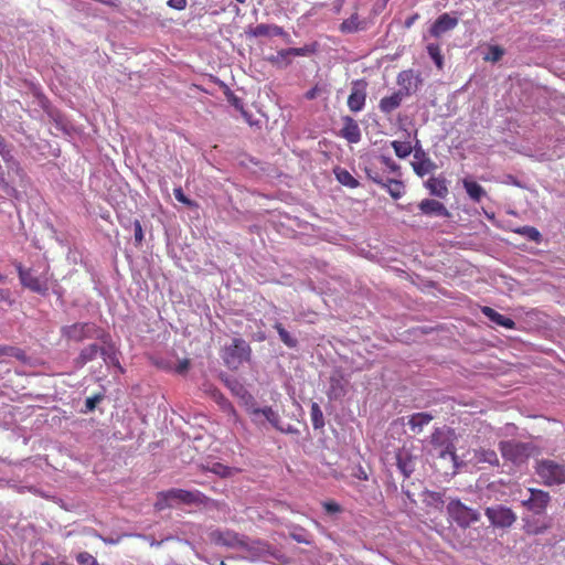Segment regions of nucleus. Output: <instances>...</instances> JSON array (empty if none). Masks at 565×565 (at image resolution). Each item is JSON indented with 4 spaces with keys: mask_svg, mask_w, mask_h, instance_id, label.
Returning <instances> with one entry per match:
<instances>
[{
    "mask_svg": "<svg viewBox=\"0 0 565 565\" xmlns=\"http://www.w3.org/2000/svg\"><path fill=\"white\" fill-rule=\"evenodd\" d=\"M209 498L205 497L199 490L189 491L184 489H169L167 491H161L157 494V500L154 502V508L158 511H162L164 509L171 508L174 504L183 503V504H206Z\"/></svg>",
    "mask_w": 565,
    "mask_h": 565,
    "instance_id": "f257e3e1",
    "label": "nucleus"
},
{
    "mask_svg": "<svg viewBox=\"0 0 565 565\" xmlns=\"http://www.w3.org/2000/svg\"><path fill=\"white\" fill-rule=\"evenodd\" d=\"M430 445L433 457L449 460L454 470L458 467L452 430L436 428L430 436Z\"/></svg>",
    "mask_w": 565,
    "mask_h": 565,
    "instance_id": "f03ea898",
    "label": "nucleus"
},
{
    "mask_svg": "<svg viewBox=\"0 0 565 565\" xmlns=\"http://www.w3.org/2000/svg\"><path fill=\"white\" fill-rule=\"evenodd\" d=\"M61 334L65 340L73 342L97 339L106 343L109 338V334L94 322H76L64 326L61 329Z\"/></svg>",
    "mask_w": 565,
    "mask_h": 565,
    "instance_id": "7ed1b4c3",
    "label": "nucleus"
},
{
    "mask_svg": "<svg viewBox=\"0 0 565 565\" xmlns=\"http://www.w3.org/2000/svg\"><path fill=\"white\" fill-rule=\"evenodd\" d=\"M252 349L242 338H234L232 343L224 348L222 359L231 370H237L244 362L249 361Z\"/></svg>",
    "mask_w": 565,
    "mask_h": 565,
    "instance_id": "20e7f679",
    "label": "nucleus"
},
{
    "mask_svg": "<svg viewBox=\"0 0 565 565\" xmlns=\"http://www.w3.org/2000/svg\"><path fill=\"white\" fill-rule=\"evenodd\" d=\"M499 449L503 459L514 465H522L532 456L533 445L530 443H521L518 440H502Z\"/></svg>",
    "mask_w": 565,
    "mask_h": 565,
    "instance_id": "39448f33",
    "label": "nucleus"
},
{
    "mask_svg": "<svg viewBox=\"0 0 565 565\" xmlns=\"http://www.w3.org/2000/svg\"><path fill=\"white\" fill-rule=\"evenodd\" d=\"M535 471L545 486H558L565 482V465L551 459L537 461Z\"/></svg>",
    "mask_w": 565,
    "mask_h": 565,
    "instance_id": "423d86ee",
    "label": "nucleus"
},
{
    "mask_svg": "<svg viewBox=\"0 0 565 565\" xmlns=\"http://www.w3.org/2000/svg\"><path fill=\"white\" fill-rule=\"evenodd\" d=\"M14 266L23 287L40 295H45L47 292L49 285L46 280H42L39 277L33 276L31 269H25L21 263H15Z\"/></svg>",
    "mask_w": 565,
    "mask_h": 565,
    "instance_id": "0eeeda50",
    "label": "nucleus"
},
{
    "mask_svg": "<svg viewBox=\"0 0 565 565\" xmlns=\"http://www.w3.org/2000/svg\"><path fill=\"white\" fill-rule=\"evenodd\" d=\"M448 512L454 521H456L462 527L469 526L479 518L475 510L466 507L460 501H451L448 504Z\"/></svg>",
    "mask_w": 565,
    "mask_h": 565,
    "instance_id": "6e6552de",
    "label": "nucleus"
},
{
    "mask_svg": "<svg viewBox=\"0 0 565 565\" xmlns=\"http://www.w3.org/2000/svg\"><path fill=\"white\" fill-rule=\"evenodd\" d=\"M367 83L365 79H356L352 82L351 93L348 97V107L352 113L361 111L366 102Z\"/></svg>",
    "mask_w": 565,
    "mask_h": 565,
    "instance_id": "1a4fd4ad",
    "label": "nucleus"
},
{
    "mask_svg": "<svg viewBox=\"0 0 565 565\" xmlns=\"http://www.w3.org/2000/svg\"><path fill=\"white\" fill-rule=\"evenodd\" d=\"M486 515L498 527H510L516 520L514 512L510 508L502 505L487 508Z\"/></svg>",
    "mask_w": 565,
    "mask_h": 565,
    "instance_id": "9d476101",
    "label": "nucleus"
},
{
    "mask_svg": "<svg viewBox=\"0 0 565 565\" xmlns=\"http://www.w3.org/2000/svg\"><path fill=\"white\" fill-rule=\"evenodd\" d=\"M411 166L414 172L420 178L437 169L436 163L422 149V147H414V160L411 162Z\"/></svg>",
    "mask_w": 565,
    "mask_h": 565,
    "instance_id": "9b49d317",
    "label": "nucleus"
},
{
    "mask_svg": "<svg viewBox=\"0 0 565 565\" xmlns=\"http://www.w3.org/2000/svg\"><path fill=\"white\" fill-rule=\"evenodd\" d=\"M0 156L2 160L7 163L10 171H12L17 177L23 180L26 177L24 169L21 167L20 162L14 159L12 153V146L9 145L6 138L0 134Z\"/></svg>",
    "mask_w": 565,
    "mask_h": 565,
    "instance_id": "f8f14e48",
    "label": "nucleus"
},
{
    "mask_svg": "<svg viewBox=\"0 0 565 565\" xmlns=\"http://www.w3.org/2000/svg\"><path fill=\"white\" fill-rule=\"evenodd\" d=\"M530 498L524 500L522 504L535 514L543 513L551 501L548 492L540 489H530Z\"/></svg>",
    "mask_w": 565,
    "mask_h": 565,
    "instance_id": "ddd939ff",
    "label": "nucleus"
},
{
    "mask_svg": "<svg viewBox=\"0 0 565 565\" xmlns=\"http://www.w3.org/2000/svg\"><path fill=\"white\" fill-rule=\"evenodd\" d=\"M458 25V19L451 17L449 13L440 14L429 28V34L433 38L439 39L445 33L451 31Z\"/></svg>",
    "mask_w": 565,
    "mask_h": 565,
    "instance_id": "4468645a",
    "label": "nucleus"
},
{
    "mask_svg": "<svg viewBox=\"0 0 565 565\" xmlns=\"http://www.w3.org/2000/svg\"><path fill=\"white\" fill-rule=\"evenodd\" d=\"M211 539L216 545L226 547H237L244 545L243 539L234 531H214L211 533Z\"/></svg>",
    "mask_w": 565,
    "mask_h": 565,
    "instance_id": "2eb2a0df",
    "label": "nucleus"
},
{
    "mask_svg": "<svg viewBox=\"0 0 565 565\" xmlns=\"http://www.w3.org/2000/svg\"><path fill=\"white\" fill-rule=\"evenodd\" d=\"M342 121L343 127L341 128L339 136L350 143H358L362 136L358 122L350 116H343Z\"/></svg>",
    "mask_w": 565,
    "mask_h": 565,
    "instance_id": "dca6fc26",
    "label": "nucleus"
},
{
    "mask_svg": "<svg viewBox=\"0 0 565 565\" xmlns=\"http://www.w3.org/2000/svg\"><path fill=\"white\" fill-rule=\"evenodd\" d=\"M420 82L419 76L415 74L414 70H405L398 73L396 83L403 90L405 97L409 96Z\"/></svg>",
    "mask_w": 565,
    "mask_h": 565,
    "instance_id": "f3484780",
    "label": "nucleus"
},
{
    "mask_svg": "<svg viewBox=\"0 0 565 565\" xmlns=\"http://www.w3.org/2000/svg\"><path fill=\"white\" fill-rule=\"evenodd\" d=\"M106 348L99 347L96 343H92L79 352L78 356L75 359V365L77 367L84 366L86 363L96 359L98 354L106 355Z\"/></svg>",
    "mask_w": 565,
    "mask_h": 565,
    "instance_id": "a211bd4d",
    "label": "nucleus"
},
{
    "mask_svg": "<svg viewBox=\"0 0 565 565\" xmlns=\"http://www.w3.org/2000/svg\"><path fill=\"white\" fill-rule=\"evenodd\" d=\"M247 413L249 415H255L256 416H263L264 417V422H268L269 424H271L276 429L278 430H281L282 431V428L279 426V423H280V416L277 412H275L273 409V407L270 406H266V407H256L254 405L249 406L246 408Z\"/></svg>",
    "mask_w": 565,
    "mask_h": 565,
    "instance_id": "6ab92c4d",
    "label": "nucleus"
},
{
    "mask_svg": "<svg viewBox=\"0 0 565 565\" xmlns=\"http://www.w3.org/2000/svg\"><path fill=\"white\" fill-rule=\"evenodd\" d=\"M395 459L398 470L405 478H408L414 471V460L411 452L405 448H401L396 451Z\"/></svg>",
    "mask_w": 565,
    "mask_h": 565,
    "instance_id": "aec40b11",
    "label": "nucleus"
},
{
    "mask_svg": "<svg viewBox=\"0 0 565 565\" xmlns=\"http://www.w3.org/2000/svg\"><path fill=\"white\" fill-rule=\"evenodd\" d=\"M419 210L425 215H438L448 217L449 211L446 206L437 200L425 199L418 204Z\"/></svg>",
    "mask_w": 565,
    "mask_h": 565,
    "instance_id": "412c9836",
    "label": "nucleus"
},
{
    "mask_svg": "<svg viewBox=\"0 0 565 565\" xmlns=\"http://www.w3.org/2000/svg\"><path fill=\"white\" fill-rule=\"evenodd\" d=\"M365 20L361 19L359 13L355 11L354 13L351 14L350 18L342 21V23L339 26V30L343 34H351L365 30Z\"/></svg>",
    "mask_w": 565,
    "mask_h": 565,
    "instance_id": "4be33fe9",
    "label": "nucleus"
},
{
    "mask_svg": "<svg viewBox=\"0 0 565 565\" xmlns=\"http://www.w3.org/2000/svg\"><path fill=\"white\" fill-rule=\"evenodd\" d=\"M426 189L434 196L445 199L449 191L446 179L444 177H431L425 182Z\"/></svg>",
    "mask_w": 565,
    "mask_h": 565,
    "instance_id": "5701e85b",
    "label": "nucleus"
},
{
    "mask_svg": "<svg viewBox=\"0 0 565 565\" xmlns=\"http://www.w3.org/2000/svg\"><path fill=\"white\" fill-rule=\"evenodd\" d=\"M403 90L394 92L390 96L383 97L379 103V108L383 114H391L395 109H397L404 99Z\"/></svg>",
    "mask_w": 565,
    "mask_h": 565,
    "instance_id": "b1692460",
    "label": "nucleus"
},
{
    "mask_svg": "<svg viewBox=\"0 0 565 565\" xmlns=\"http://www.w3.org/2000/svg\"><path fill=\"white\" fill-rule=\"evenodd\" d=\"M481 312L498 326L504 327L507 329H513L515 326V322L511 318L497 312L490 307H482Z\"/></svg>",
    "mask_w": 565,
    "mask_h": 565,
    "instance_id": "393cba45",
    "label": "nucleus"
},
{
    "mask_svg": "<svg viewBox=\"0 0 565 565\" xmlns=\"http://www.w3.org/2000/svg\"><path fill=\"white\" fill-rule=\"evenodd\" d=\"M285 33L284 29L276 24H257L252 31L253 36H281Z\"/></svg>",
    "mask_w": 565,
    "mask_h": 565,
    "instance_id": "a878e982",
    "label": "nucleus"
},
{
    "mask_svg": "<svg viewBox=\"0 0 565 565\" xmlns=\"http://www.w3.org/2000/svg\"><path fill=\"white\" fill-rule=\"evenodd\" d=\"M477 463H488L492 467L499 466V457L492 449L479 448L475 450L473 455Z\"/></svg>",
    "mask_w": 565,
    "mask_h": 565,
    "instance_id": "bb28decb",
    "label": "nucleus"
},
{
    "mask_svg": "<svg viewBox=\"0 0 565 565\" xmlns=\"http://www.w3.org/2000/svg\"><path fill=\"white\" fill-rule=\"evenodd\" d=\"M318 43L313 42L310 44H306L301 47H290V49H282L279 51V56L284 55H292V56H308L317 53L318 51Z\"/></svg>",
    "mask_w": 565,
    "mask_h": 565,
    "instance_id": "cd10ccee",
    "label": "nucleus"
},
{
    "mask_svg": "<svg viewBox=\"0 0 565 565\" xmlns=\"http://www.w3.org/2000/svg\"><path fill=\"white\" fill-rule=\"evenodd\" d=\"M462 184L467 194L473 202H480L486 195L484 189L473 180L463 179Z\"/></svg>",
    "mask_w": 565,
    "mask_h": 565,
    "instance_id": "c85d7f7f",
    "label": "nucleus"
},
{
    "mask_svg": "<svg viewBox=\"0 0 565 565\" xmlns=\"http://www.w3.org/2000/svg\"><path fill=\"white\" fill-rule=\"evenodd\" d=\"M431 420L433 415L428 413H416L409 417L408 425L413 431L419 433L424 426L428 425Z\"/></svg>",
    "mask_w": 565,
    "mask_h": 565,
    "instance_id": "c756f323",
    "label": "nucleus"
},
{
    "mask_svg": "<svg viewBox=\"0 0 565 565\" xmlns=\"http://www.w3.org/2000/svg\"><path fill=\"white\" fill-rule=\"evenodd\" d=\"M215 401L220 406L221 411L225 413L233 423L238 422L239 417L234 405L223 394H217L215 396Z\"/></svg>",
    "mask_w": 565,
    "mask_h": 565,
    "instance_id": "7c9ffc66",
    "label": "nucleus"
},
{
    "mask_svg": "<svg viewBox=\"0 0 565 565\" xmlns=\"http://www.w3.org/2000/svg\"><path fill=\"white\" fill-rule=\"evenodd\" d=\"M334 175L337 180L344 186L350 189H355L359 186V181L347 170L340 167H337L334 170Z\"/></svg>",
    "mask_w": 565,
    "mask_h": 565,
    "instance_id": "2f4dec72",
    "label": "nucleus"
},
{
    "mask_svg": "<svg viewBox=\"0 0 565 565\" xmlns=\"http://www.w3.org/2000/svg\"><path fill=\"white\" fill-rule=\"evenodd\" d=\"M381 186L385 188L390 195L395 200L402 198L405 192L404 183L396 179H387Z\"/></svg>",
    "mask_w": 565,
    "mask_h": 565,
    "instance_id": "473e14b6",
    "label": "nucleus"
},
{
    "mask_svg": "<svg viewBox=\"0 0 565 565\" xmlns=\"http://www.w3.org/2000/svg\"><path fill=\"white\" fill-rule=\"evenodd\" d=\"M345 394V388L342 383L341 377L331 376L330 377V387L328 392V396L332 399H338Z\"/></svg>",
    "mask_w": 565,
    "mask_h": 565,
    "instance_id": "72a5a7b5",
    "label": "nucleus"
},
{
    "mask_svg": "<svg viewBox=\"0 0 565 565\" xmlns=\"http://www.w3.org/2000/svg\"><path fill=\"white\" fill-rule=\"evenodd\" d=\"M391 146L394 149L395 154L401 159H405L414 150L409 141L393 140Z\"/></svg>",
    "mask_w": 565,
    "mask_h": 565,
    "instance_id": "f704fd0d",
    "label": "nucleus"
},
{
    "mask_svg": "<svg viewBox=\"0 0 565 565\" xmlns=\"http://www.w3.org/2000/svg\"><path fill=\"white\" fill-rule=\"evenodd\" d=\"M426 49H427L428 55L434 61L436 67L439 71H441L444 68V56L441 54V50H440L439 44H437V43H429Z\"/></svg>",
    "mask_w": 565,
    "mask_h": 565,
    "instance_id": "c9c22d12",
    "label": "nucleus"
},
{
    "mask_svg": "<svg viewBox=\"0 0 565 565\" xmlns=\"http://www.w3.org/2000/svg\"><path fill=\"white\" fill-rule=\"evenodd\" d=\"M514 233L520 234L526 237L529 241L540 243L542 241V235L540 231L534 226H521L514 230Z\"/></svg>",
    "mask_w": 565,
    "mask_h": 565,
    "instance_id": "e433bc0d",
    "label": "nucleus"
},
{
    "mask_svg": "<svg viewBox=\"0 0 565 565\" xmlns=\"http://www.w3.org/2000/svg\"><path fill=\"white\" fill-rule=\"evenodd\" d=\"M274 328L277 330L279 338L284 344H286L288 348L297 347V340L290 335V333L284 328V326L280 322H276Z\"/></svg>",
    "mask_w": 565,
    "mask_h": 565,
    "instance_id": "4c0bfd02",
    "label": "nucleus"
},
{
    "mask_svg": "<svg viewBox=\"0 0 565 565\" xmlns=\"http://www.w3.org/2000/svg\"><path fill=\"white\" fill-rule=\"evenodd\" d=\"M310 415H311L312 425L316 429L322 428L324 426L323 414H322L320 406L317 403H312L311 409H310Z\"/></svg>",
    "mask_w": 565,
    "mask_h": 565,
    "instance_id": "58836bf2",
    "label": "nucleus"
},
{
    "mask_svg": "<svg viewBox=\"0 0 565 565\" xmlns=\"http://www.w3.org/2000/svg\"><path fill=\"white\" fill-rule=\"evenodd\" d=\"M225 95L228 103L232 106H234L237 110H239L244 117L248 116L247 111L244 108V103L239 97H237L230 88L226 89Z\"/></svg>",
    "mask_w": 565,
    "mask_h": 565,
    "instance_id": "ea45409f",
    "label": "nucleus"
},
{
    "mask_svg": "<svg viewBox=\"0 0 565 565\" xmlns=\"http://www.w3.org/2000/svg\"><path fill=\"white\" fill-rule=\"evenodd\" d=\"M214 475H217L222 478L228 477L232 475V469L221 462H214L211 467L206 468Z\"/></svg>",
    "mask_w": 565,
    "mask_h": 565,
    "instance_id": "a19ab883",
    "label": "nucleus"
},
{
    "mask_svg": "<svg viewBox=\"0 0 565 565\" xmlns=\"http://www.w3.org/2000/svg\"><path fill=\"white\" fill-rule=\"evenodd\" d=\"M23 355V351L19 348L11 345H0V359L3 356H14L17 359H22Z\"/></svg>",
    "mask_w": 565,
    "mask_h": 565,
    "instance_id": "79ce46f5",
    "label": "nucleus"
},
{
    "mask_svg": "<svg viewBox=\"0 0 565 565\" xmlns=\"http://www.w3.org/2000/svg\"><path fill=\"white\" fill-rule=\"evenodd\" d=\"M76 561L78 565H99L96 557H94L88 552H81L76 555Z\"/></svg>",
    "mask_w": 565,
    "mask_h": 565,
    "instance_id": "37998d69",
    "label": "nucleus"
},
{
    "mask_svg": "<svg viewBox=\"0 0 565 565\" xmlns=\"http://www.w3.org/2000/svg\"><path fill=\"white\" fill-rule=\"evenodd\" d=\"M504 55V50L498 45H492L489 49V53L486 55V61L498 62Z\"/></svg>",
    "mask_w": 565,
    "mask_h": 565,
    "instance_id": "c03bdc74",
    "label": "nucleus"
},
{
    "mask_svg": "<svg viewBox=\"0 0 565 565\" xmlns=\"http://www.w3.org/2000/svg\"><path fill=\"white\" fill-rule=\"evenodd\" d=\"M173 194H174V198H175L179 202H181V203L185 204L186 206H189V207H198V204H196L194 201H192V200H190L188 196H185V194L183 193V190H182V188H181V186L175 188V189L173 190Z\"/></svg>",
    "mask_w": 565,
    "mask_h": 565,
    "instance_id": "a18cd8bd",
    "label": "nucleus"
},
{
    "mask_svg": "<svg viewBox=\"0 0 565 565\" xmlns=\"http://www.w3.org/2000/svg\"><path fill=\"white\" fill-rule=\"evenodd\" d=\"M365 173L370 180H372L374 183L382 185L384 184V180L382 179L380 172L374 167H366Z\"/></svg>",
    "mask_w": 565,
    "mask_h": 565,
    "instance_id": "49530a36",
    "label": "nucleus"
},
{
    "mask_svg": "<svg viewBox=\"0 0 565 565\" xmlns=\"http://www.w3.org/2000/svg\"><path fill=\"white\" fill-rule=\"evenodd\" d=\"M106 350H107L106 355H102L104 361H105V363H107V364L111 363V364L118 366L120 369V371H122L114 349L113 348H106Z\"/></svg>",
    "mask_w": 565,
    "mask_h": 565,
    "instance_id": "de8ad7c7",
    "label": "nucleus"
},
{
    "mask_svg": "<svg viewBox=\"0 0 565 565\" xmlns=\"http://www.w3.org/2000/svg\"><path fill=\"white\" fill-rule=\"evenodd\" d=\"M134 230H135V243L136 245H140L143 241V232L142 226L139 220H135L134 222Z\"/></svg>",
    "mask_w": 565,
    "mask_h": 565,
    "instance_id": "09e8293b",
    "label": "nucleus"
},
{
    "mask_svg": "<svg viewBox=\"0 0 565 565\" xmlns=\"http://www.w3.org/2000/svg\"><path fill=\"white\" fill-rule=\"evenodd\" d=\"M323 509L326 510L327 513H330V514H333V513H339L341 512V507L339 503L334 502V501H327V502H323Z\"/></svg>",
    "mask_w": 565,
    "mask_h": 565,
    "instance_id": "8fccbe9b",
    "label": "nucleus"
},
{
    "mask_svg": "<svg viewBox=\"0 0 565 565\" xmlns=\"http://www.w3.org/2000/svg\"><path fill=\"white\" fill-rule=\"evenodd\" d=\"M381 162L390 169V171L392 172H398L399 171V166L393 161L390 157H385V156H382L381 157Z\"/></svg>",
    "mask_w": 565,
    "mask_h": 565,
    "instance_id": "3c124183",
    "label": "nucleus"
},
{
    "mask_svg": "<svg viewBox=\"0 0 565 565\" xmlns=\"http://www.w3.org/2000/svg\"><path fill=\"white\" fill-rule=\"evenodd\" d=\"M188 3V0H169L168 6L175 10H183L185 9Z\"/></svg>",
    "mask_w": 565,
    "mask_h": 565,
    "instance_id": "603ef678",
    "label": "nucleus"
},
{
    "mask_svg": "<svg viewBox=\"0 0 565 565\" xmlns=\"http://www.w3.org/2000/svg\"><path fill=\"white\" fill-rule=\"evenodd\" d=\"M321 93V89L318 85L313 86L311 89H309L306 94H305V97L308 99V100H312L315 98H317V96Z\"/></svg>",
    "mask_w": 565,
    "mask_h": 565,
    "instance_id": "864d4df0",
    "label": "nucleus"
},
{
    "mask_svg": "<svg viewBox=\"0 0 565 565\" xmlns=\"http://www.w3.org/2000/svg\"><path fill=\"white\" fill-rule=\"evenodd\" d=\"M290 55H284V56H279V51L277 52V55L273 58H270V61L273 63H282L285 66L289 65L290 64V60L288 58Z\"/></svg>",
    "mask_w": 565,
    "mask_h": 565,
    "instance_id": "5fc2aeb1",
    "label": "nucleus"
},
{
    "mask_svg": "<svg viewBox=\"0 0 565 565\" xmlns=\"http://www.w3.org/2000/svg\"><path fill=\"white\" fill-rule=\"evenodd\" d=\"M189 365H190L189 360H183V361H181V362L177 365L175 371H177L179 374H183L184 372H186V371H188Z\"/></svg>",
    "mask_w": 565,
    "mask_h": 565,
    "instance_id": "6e6d98bb",
    "label": "nucleus"
},
{
    "mask_svg": "<svg viewBox=\"0 0 565 565\" xmlns=\"http://www.w3.org/2000/svg\"><path fill=\"white\" fill-rule=\"evenodd\" d=\"M100 401L99 396L88 397L86 399V407L89 411H93L96 407V404Z\"/></svg>",
    "mask_w": 565,
    "mask_h": 565,
    "instance_id": "4d7b16f0",
    "label": "nucleus"
},
{
    "mask_svg": "<svg viewBox=\"0 0 565 565\" xmlns=\"http://www.w3.org/2000/svg\"><path fill=\"white\" fill-rule=\"evenodd\" d=\"M419 19V14L418 13H414L412 14L411 17H408L405 22H404V26L406 29H409L413 26V24L415 23V21H417Z\"/></svg>",
    "mask_w": 565,
    "mask_h": 565,
    "instance_id": "13d9d810",
    "label": "nucleus"
},
{
    "mask_svg": "<svg viewBox=\"0 0 565 565\" xmlns=\"http://www.w3.org/2000/svg\"><path fill=\"white\" fill-rule=\"evenodd\" d=\"M360 480H367V473L366 471L360 467L358 473L355 475Z\"/></svg>",
    "mask_w": 565,
    "mask_h": 565,
    "instance_id": "bf43d9fd",
    "label": "nucleus"
},
{
    "mask_svg": "<svg viewBox=\"0 0 565 565\" xmlns=\"http://www.w3.org/2000/svg\"><path fill=\"white\" fill-rule=\"evenodd\" d=\"M252 417V422L257 425V426H262L264 425V417L263 416H256L255 415H250Z\"/></svg>",
    "mask_w": 565,
    "mask_h": 565,
    "instance_id": "052dcab7",
    "label": "nucleus"
},
{
    "mask_svg": "<svg viewBox=\"0 0 565 565\" xmlns=\"http://www.w3.org/2000/svg\"><path fill=\"white\" fill-rule=\"evenodd\" d=\"M10 292L7 289H0V301H8Z\"/></svg>",
    "mask_w": 565,
    "mask_h": 565,
    "instance_id": "680f3d73",
    "label": "nucleus"
},
{
    "mask_svg": "<svg viewBox=\"0 0 565 565\" xmlns=\"http://www.w3.org/2000/svg\"><path fill=\"white\" fill-rule=\"evenodd\" d=\"M7 277L0 273V282H4Z\"/></svg>",
    "mask_w": 565,
    "mask_h": 565,
    "instance_id": "e2e57ef3",
    "label": "nucleus"
},
{
    "mask_svg": "<svg viewBox=\"0 0 565 565\" xmlns=\"http://www.w3.org/2000/svg\"><path fill=\"white\" fill-rule=\"evenodd\" d=\"M295 539H296L298 542H303V541L301 540V536H298V537H296V536H295Z\"/></svg>",
    "mask_w": 565,
    "mask_h": 565,
    "instance_id": "0e129e2a",
    "label": "nucleus"
},
{
    "mask_svg": "<svg viewBox=\"0 0 565 565\" xmlns=\"http://www.w3.org/2000/svg\"><path fill=\"white\" fill-rule=\"evenodd\" d=\"M340 7H342V3H339V6H337V11L338 12L340 11Z\"/></svg>",
    "mask_w": 565,
    "mask_h": 565,
    "instance_id": "69168bd1",
    "label": "nucleus"
},
{
    "mask_svg": "<svg viewBox=\"0 0 565 565\" xmlns=\"http://www.w3.org/2000/svg\"><path fill=\"white\" fill-rule=\"evenodd\" d=\"M340 7H342V3H339V6H337V11L338 12L340 11Z\"/></svg>",
    "mask_w": 565,
    "mask_h": 565,
    "instance_id": "338daca9",
    "label": "nucleus"
},
{
    "mask_svg": "<svg viewBox=\"0 0 565 565\" xmlns=\"http://www.w3.org/2000/svg\"><path fill=\"white\" fill-rule=\"evenodd\" d=\"M340 7H342V3H339V6H337V11L338 12L340 11Z\"/></svg>",
    "mask_w": 565,
    "mask_h": 565,
    "instance_id": "774afa93",
    "label": "nucleus"
}]
</instances>
